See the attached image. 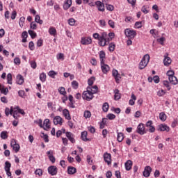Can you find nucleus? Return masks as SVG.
Listing matches in <instances>:
<instances>
[{"label": "nucleus", "instance_id": "obj_29", "mask_svg": "<svg viewBox=\"0 0 178 178\" xmlns=\"http://www.w3.org/2000/svg\"><path fill=\"white\" fill-rule=\"evenodd\" d=\"M67 172H68V175H74V173H76V168L68 167Z\"/></svg>", "mask_w": 178, "mask_h": 178}, {"label": "nucleus", "instance_id": "obj_54", "mask_svg": "<svg viewBox=\"0 0 178 178\" xmlns=\"http://www.w3.org/2000/svg\"><path fill=\"white\" fill-rule=\"evenodd\" d=\"M165 94H166V92H165V90H159L158 92H157V95L159 96V97H163V95H165Z\"/></svg>", "mask_w": 178, "mask_h": 178}, {"label": "nucleus", "instance_id": "obj_53", "mask_svg": "<svg viewBox=\"0 0 178 178\" xmlns=\"http://www.w3.org/2000/svg\"><path fill=\"white\" fill-rule=\"evenodd\" d=\"M30 27L32 30H37V24L35 22L31 23Z\"/></svg>", "mask_w": 178, "mask_h": 178}, {"label": "nucleus", "instance_id": "obj_28", "mask_svg": "<svg viewBox=\"0 0 178 178\" xmlns=\"http://www.w3.org/2000/svg\"><path fill=\"white\" fill-rule=\"evenodd\" d=\"M5 113L6 116H9V115H13V107H11L10 109H9V108H6Z\"/></svg>", "mask_w": 178, "mask_h": 178}, {"label": "nucleus", "instance_id": "obj_17", "mask_svg": "<svg viewBox=\"0 0 178 178\" xmlns=\"http://www.w3.org/2000/svg\"><path fill=\"white\" fill-rule=\"evenodd\" d=\"M101 70L102 71V73H104V74H106L108 72L111 70V67L107 64H104V65L103 64L102 65H101Z\"/></svg>", "mask_w": 178, "mask_h": 178}, {"label": "nucleus", "instance_id": "obj_18", "mask_svg": "<svg viewBox=\"0 0 178 178\" xmlns=\"http://www.w3.org/2000/svg\"><path fill=\"white\" fill-rule=\"evenodd\" d=\"M43 129L44 130H48L51 129V124L49 123V119H45L43 122Z\"/></svg>", "mask_w": 178, "mask_h": 178}, {"label": "nucleus", "instance_id": "obj_46", "mask_svg": "<svg viewBox=\"0 0 178 178\" xmlns=\"http://www.w3.org/2000/svg\"><path fill=\"white\" fill-rule=\"evenodd\" d=\"M103 111L104 112H106L108 109H109V104L108 103H104L103 104V107H102Z\"/></svg>", "mask_w": 178, "mask_h": 178}, {"label": "nucleus", "instance_id": "obj_25", "mask_svg": "<svg viewBox=\"0 0 178 178\" xmlns=\"http://www.w3.org/2000/svg\"><path fill=\"white\" fill-rule=\"evenodd\" d=\"M131 166H133V162L131 160H128L125 163V169H126V170H130L131 169Z\"/></svg>", "mask_w": 178, "mask_h": 178}, {"label": "nucleus", "instance_id": "obj_10", "mask_svg": "<svg viewBox=\"0 0 178 178\" xmlns=\"http://www.w3.org/2000/svg\"><path fill=\"white\" fill-rule=\"evenodd\" d=\"M151 172H152V168H151V166H146L143 171V176L145 177H149Z\"/></svg>", "mask_w": 178, "mask_h": 178}, {"label": "nucleus", "instance_id": "obj_7", "mask_svg": "<svg viewBox=\"0 0 178 178\" xmlns=\"http://www.w3.org/2000/svg\"><path fill=\"white\" fill-rule=\"evenodd\" d=\"M10 145L15 152H19V151H20V145L16 143L15 139L11 140Z\"/></svg>", "mask_w": 178, "mask_h": 178}, {"label": "nucleus", "instance_id": "obj_33", "mask_svg": "<svg viewBox=\"0 0 178 178\" xmlns=\"http://www.w3.org/2000/svg\"><path fill=\"white\" fill-rule=\"evenodd\" d=\"M35 22L36 23H39V24H42V23H44V22L41 19V17H40L38 15H35Z\"/></svg>", "mask_w": 178, "mask_h": 178}, {"label": "nucleus", "instance_id": "obj_16", "mask_svg": "<svg viewBox=\"0 0 178 178\" xmlns=\"http://www.w3.org/2000/svg\"><path fill=\"white\" fill-rule=\"evenodd\" d=\"M54 124H60V126H62V124L63 123V119H62V118H60V116H56L54 118Z\"/></svg>", "mask_w": 178, "mask_h": 178}, {"label": "nucleus", "instance_id": "obj_34", "mask_svg": "<svg viewBox=\"0 0 178 178\" xmlns=\"http://www.w3.org/2000/svg\"><path fill=\"white\" fill-rule=\"evenodd\" d=\"M166 114H165V113L163 112H161L160 114H159V119L160 120H161L162 122H165V120H166Z\"/></svg>", "mask_w": 178, "mask_h": 178}, {"label": "nucleus", "instance_id": "obj_3", "mask_svg": "<svg viewBox=\"0 0 178 178\" xmlns=\"http://www.w3.org/2000/svg\"><path fill=\"white\" fill-rule=\"evenodd\" d=\"M82 98L86 101H91L94 98V93L91 91L90 87H88L87 90L83 92Z\"/></svg>", "mask_w": 178, "mask_h": 178}, {"label": "nucleus", "instance_id": "obj_20", "mask_svg": "<svg viewBox=\"0 0 178 178\" xmlns=\"http://www.w3.org/2000/svg\"><path fill=\"white\" fill-rule=\"evenodd\" d=\"M72 6V0H66L63 4V9L67 10Z\"/></svg>", "mask_w": 178, "mask_h": 178}, {"label": "nucleus", "instance_id": "obj_55", "mask_svg": "<svg viewBox=\"0 0 178 178\" xmlns=\"http://www.w3.org/2000/svg\"><path fill=\"white\" fill-rule=\"evenodd\" d=\"M108 24L111 27V29H115V22L112 19L108 20Z\"/></svg>", "mask_w": 178, "mask_h": 178}, {"label": "nucleus", "instance_id": "obj_52", "mask_svg": "<svg viewBox=\"0 0 178 178\" xmlns=\"http://www.w3.org/2000/svg\"><path fill=\"white\" fill-rule=\"evenodd\" d=\"M163 86L168 88V90L170 91V86H169V81H163Z\"/></svg>", "mask_w": 178, "mask_h": 178}, {"label": "nucleus", "instance_id": "obj_39", "mask_svg": "<svg viewBox=\"0 0 178 178\" xmlns=\"http://www.w3.org/2000/svg\"><path fill=\"white\" fill-rule=\"evenodd\" d=\"M90 91H91L93 94H97V92H98V86H94L90 87Z\"/></svg>", "mask_w": 178, "mask_h": 178}, {"label": "nucleus", "instance_id": "obj_15", "mask_svg": "<svg viewBox=\"0 0 178 178\" xmlns=\"http://www.w3.org/2000/svg\"><path fill=\"white\" fill-rule=\"evenodd\" d=\"M158 130L159 131H169L170 128L168 125L162 124L159 125Z\"/></svg>", "mask_w": 178, "mask_h": 178}, {"label": "nucleus", "instance_id": "obj_40", "mask_svg": "<svg viewBox=\"0 0 178 178\" xmlns=\"http://www.w3.org/2000/svg\"><path fill=\"white\" fill-rule=\"evenodd\" d=\"M56 74H58V73L54 70L49 72V74H48L49 77H51V79H55V76H56Z\"/></svg>", "mask_w": 178, "mask_h": 178}, {"label": "nucleus", "instance_id": "obj_8", "mask_svg": "<svg viewBox=\"0 0 178 178\" xmlns=\"http://www.w3.org/2000/svg\"><path fill=\"white\" fill-rule=\"evenodd\" d=\"M104 159L107 165H111V163H112V156L111 155V154L104 153Z\"/></svg>", "mask_w": 178, "mask_h": 178}, {"label": "nucleus", "instance_id": "obj_36", "mask_svg": "<svg viewBox=\"0 0 178 178\" xmlns=\"http://www.w3.org/2000/svg\"><path fill=\"white\" fill-rule=\"evenodd\" d=\"M1 138L3 140H6V138H8V131H3L1 133Z\"/></svg>", "mask_w": 178, "mask_h": 178}, {"label": "nucleus", "instance_id": "obj_12", "mask_svg": "<svg viewBox=\"0 0 178 178\" xmlns=\"http://www.w3.org/2000/svg\"><path fill=\"white\" fill-rule=\"evenodd\" d=\"M146 127H147L149 133H154L155 131V127L152 126V121H151V120H149L146 123Z\"/></svg>", "mask_w": 178, "mask_h": 178}, {"label": "nucleus", "instance_id": "obj_60", "mask_svg": "<svg viewBox=\"0 0 178 178\" xmlns=\"http://www.w3.org/2000/svg\"><path fill=\"white\" fill-rule=\"evenodd\" d=\"M108 119H109V120H113V119H115L116 118V115H115L114 114L110 113L107 115Z\"/></svg>", "mask_w": 178, "mask_h": 178}, {"label": "nucleus", "instance_id": "obj_38", "mask_svg": "<svg viewBox=\"0 0 178 178\" xmlns=\"http://www.w3.org/2000/svg\"><path fill=\"white\" fill-rule=\"evenodd\" d=\"M72 87L74 90H77L79 88V82H77V81H73L72 82Z\"/></svg>", "mask_w": 178, "mask_h": 178}, {"label": "nucleus", "instance_id": "obj_6", "mask_svg": "<svg viewBox=\"0 0 178 178\" xmlns=\"http://www.w3.org/2000/svg\"><path fill=\"white\" fill-rule=\"evenodd\" d=\"M47 170L48 173L51 176H56V175H58V168L55 165L49 166Z\"/></svg>", "mask_w": 178, "mask_h": 178}, {"label": "nucleus", "instance_id": "obj_50", "mask_svg": "<svg viewBox=\"0 0 178 178\" xmlns=\"http://www.w3.org/2000/svg\"><path fill=\"white\" fill-rule=\"evenodd\" d=\"M68 24H70V26H74V24H76V20L73 18H70L68 19Z\"/></svg>", "mask_w": 178, "mask_h": 178}, {"label": "nucleus", "instance_id": "obj_62", "mask_svg": "<svg viewBox=\"0 0 178 178\" xmlns=\"http://www.w3.org/2000/svg\"><path fill=\"white\" fill-rule=\"evenodd\" d=\"M157 41L161 44V45H163V42H165V38L161 37L159 39H157Z\"/></svg>", "mask_w": 178, "mask_h": 178}, {"label": "nucleus", "instance_id": "obj_51", "mask_svg": "<svg viewBox=\"0 0 178 178\" xmlns=\"http://www.w3.org/2000/svg\"><path fill=\"white\" fill-rule=\"evenodd\" d=\"M7 81L8 84H12V74H8Z\"/></svg>", "mask_w": 178, "mask_h": 178}, {"label": "nucleus", "instance_id": "obj_2", "mask_svg": "<svg viewBox=\"0 0 178 178\" xmlns=\"http://www.w3.org/2000/svg\"><path fill=\"white\" fill-rule=\"evenodd\" d=\"M148 63H149V54H145L139 63L138 68L143 70V69L147 67Z\"/></svg>", "mask_w": 178, "mask_h": 178}, {"label": "nucleus", "instance_id": "obj_49", "mask_svg": "<svg viewBox=\"0 0 178 178\" xmlns=\"http://www.w3.org/2000/svg\"><path fill=\"white\" fill-rule=\"evenodd\" d=\"M35 175L41 177L42 175V170L41 168L36 169Z\"/></svg>", "mask_w": 178, "mask_h": 178}, {"label": "nucleus", "instance_id": "obj_19", "mask_svg": "<svg viewBox=\"0 0 178 178\" xmlns=\"http://www.w3.org/2000/svg\"><path fill=\"white\" fill-rule=\"evenodd\" d=\"M117 140L118 143H122L124 138V134L122 132H119V130H117Z\"/></svg>", "mask_w": 178, "mask_h": 178}, {"label": "nucleus", "instance_id": "obj_37", "mask_svg": "<svg viewBox=\"0 0 178 178\" xmlns=\"http://www.w3.org/2000/svg\"><path fill=\"white\" fill-rule=\"evenodd\" d=\"M13 116L14 118V119H19V112H17V111L15 108H13Z\"/></svg>", "mask_w": 178, "mask_h": 178}, {"label": "nucleus", "instance_id": "obj_56", "mask_svg": "<svg viewBox=\"0 0 178 178\" xmlns=\"http://www.w3.org/2000/svg\"><path fill=\"white\" fill-rule=\"evenodd\" d=\"M167 76L168 77H173L175 76V72L173 70H169L167 72Z\"/></svg>", "mask_w": 178, "mask_h": 178}, {"label": "nucleus", "instance_id": "obj_5", "mask_svg": "<svg viewBox=\"0 0 178 178\" xmlns=\"http://www.w3.org/2000/svg\"><path fill=\"white\" fill-rule=\"evenodd\" d=\"M136 131L138 134H140V136H143V134H145V133H147V130L145 129V127H144V124H143V123L139 124L138 125Z\"/></svg>", "mask_w": 178, "mask_h": 178}, {"label": "nucleus", "instance_id": "obj_35", "mask_svg": "<svg viewBox=\"0 0 178 178\" xmlns=\"http://www.w3.org/2000/svg\"><path fill=\"white\" fill-rule=\"evenodd\" d=\"M115 47H116L115 42L110 43L108 47V51H110V52H113L115 51Z\"/></svg>", "mask_w": 178, "mask_h": 178}, {"label": "nucleus", "instance_id": "obj_32", "mask_svg": "<svg viewBox=\"0 0 178 178\" xmlns=\"http://www.w3.org/2000/svg\"><path fill=\"white\" fill-rule=\"evenodd\" d=\"M49 33L50 35H56V29L54 27H50L49 29Z\"/></svg>", "mask_w": 178, "mask_h": 178}, {"label": "nucleus", "instance_id": "obj_42", "mask_svg": "<svg viewBox=\"0 0 178 178\" xmlns=\"http://www.w3.org/2000/svg\"><path fill=\"white\" fill-rule=\"evenodd\" d=\"M58 92H60V94H61V95H66V90L64 87H60L58 88Z\"/></svg>", "mask_w": 178, "mask_h": 178}, {"label": "nucleus", "instance_id": "obj_30", "mask_svg": "<svg viewBox=\"0 0 178 178\" xmlns=\"http://www.w3.org/2000/svg\"><path fill=\"white\" fill-rule=\"evenodd\" d=\"M108 120V118H103L102 121L100 122L99 129H104L105 125L106 124V121Z\"/></svg>", "mask_w": 178, "mask_h": 178}, {"label": "nucleus", "instance_id": "obj_27", "mask_svg": "<svg viewBox=\"0 0 178 178\" xmlns=\"http://www.w3.org/2000/svg\"><path fill=\"white\" fill-rule=\"evenodd\" d=\"M63 113L65 118L67 119V120H70V119H72V118L70 117V113H69V110L64 109L63 111Z\"/></svg>", "mask_w": 178, "mask_h": 178}, {"label": "nucleus", "instance_id": "obj_31", "mask_svg": "<svg viewBox=\"0 0 178 178\" xmlns=\"http://www.w3.org/2000/svg\"><path fill=\"white\" fill-rule=\"evenodd\" d=\"M40 80L42 83H44L47 80V74L45 73H42L40 74Z\"/></svg>", "mask_w": 178, "mask_h": 178}, {"label": "nucleus", "instance_id": "obj_9", "mask_svg": "<svg viewBox=\"0 0 178 178\" xmlns=\"http://www.w3.org/2000/svg\"><path fill=\"white\" fill-rule=\"evenodd\" d=\"M81 42L83 45H90L92 42V40L90 37H85L81 38Z\"/></svg>", "mask_w": 178, "mask_h": 178}, {"label": "nucleus", "instance_id": "obj_21", "mask_svg": "<svg viewBox=\"0 0 178 178\" xmlns=\"http://www.w3.org/2000/svg\"><path fill=\"white\" fill-rule=\"evenodd\" d=\"M23 83H24V78L23 77V76L18 74L17 76V84L22 86Z\"/></svg>", "mask_w": 178, "mask_h": 178}, {"label": "nucleus", "instance_id": "obj_13", "mask_svg": "<svg viewBox=\"0 0 178 178\" xmlns=\"http://www.w3.org/2000/svg\"><path fill=\"white\" fill-rule=\"evenodd\" d=\"M95 5H96L97 8H98V10H99V12L105 11V6L103 4L102 2L97 1L95 2Z\"/></svg>", "mask_w": 178, "mask_h": 178}, {"label": "nucleus", "instance_id": "obj_44", "mask_svg": "<svg viewBox=\"0 0 178 178\" xmlns=\"http://www.w3.org/2000/svg\"><path fill=\"white\" fill-rule=\"evenodd\" d=\"M5 170L8 171V170H10V167L12 166V164H10L9 163V161H6L5 162Z\"/></svg>", "mask_w": 178, "mask_h": 178}, {"label": "nucleus", "instance_id": "obj_43", "mask_svg": "<svg viewBox=\"0 0 178 178\" xmlns=\"http://www.w3.org/2000/svg\"><path fill=\"white\" fill-rule=\"evenodd\" d=\"M95 76L90 77V78L88 80V86H92V84H94V82H95Z\"/></svg>", "mask_w": 178, "mask_h": 178}, {"label": "nucleus", "instance_id": "obj_26", "mask_svg": "<svg viewBox=\"0 0 178 178\" xmlns=\"http://www.w3.org/2000/svg\"><path fill=\"white\" fill-rule=\"evenodd\" d=\"M163 63L165 66H169V65L172 63V59H170V58L168 56H165Z\"/></svg>", "mask_w": 178, "mask_h": 178}, {"label": "nucleus", "instance_id": "obj_59", "mask_svg": "<svg viewBox=\"0 0 178 178\" xmlns=\"http://www.w3.org/2000/svg\"><path fill=\"white\" fill-rule=\"evenodd\" d=\"M17 15V12H16V10L13 11L11 14L12 20H15L16 19Z\"/></svg>", "mask_w": 178, "mask_h": 178}, {"label": "nucleus", "instance_id": "obj_47", "mask_svg": "<svg viewBox=\"0 0 178 178\" xmlns=\"http://www.w3.org/2000/svg\"><path fill=\"white\" fill-rule=\"evenodd\" d=\"M15 109L17 111L18 113H21V115H26V113L24 112V111L20 108L19 106H16Z\"/></svg>", "mask_w": 178, "mask_h": 178}, {"label": "nucleus", "instance_id": "obj_24", "mask_svg": "<svg viewBox=\"0 0 178 178\" xmlns=\"http://www.w3.org/2000/svg\"><path fill=\"white\" fill-rule=\"evenodd\" d=\"M88 133L87 131H84L81 134V138L83 141H90V139L87 138Z\"/></svg>", "mask_w": 178, "mask_h": 178}, {"label": "nucleus", "instance_id": "obj_48", "mask_svg": "<svg viewBox=\"0 0 178 178\" xmlns=\"http://www.w3.org/2000/svg\"><path fill=\"white\" fill-rule=\"evenodd\" d=\"M25 20H26V18H24V17H21L19 18V24L20 27H23V24H24Z\"/></svg>", "mask_w": 178, "mask_h": 178}, {"label": "nucleus", "instance_id": "obj_61", "mask_svg": "<svg viewBox=\"0 0 178 178\" xmlns=\"http://www.w3.org/2000/svg\"><path fill=\"white\" fill-rule=\"evenodd\" d=\"M30 64H31V67H32V69H36L37 63L35 61H31Z\"/></svg>", "mask_w": 178, "mask_h": 178}, {"label": "nucleus", "instance_id": "obj_57", "mask_svg": "<svg viewBox=\"0 0 178 178\" xmlns=\"http://www.w3.org/2000/svg\"><path fill=\"white\" fill-rule=\"evenodd\" d=\"M14 63H15V65H20V63H21L20 58L19 57L15 58Z\"/></svg>", "mask_w": 178, "mask_h": 178}, {"label": "nucleus", "instance_id": "obj_64", "mask_svg": "<svg viewBox=\"0 0 178 178\" xmlns=\"http://www.w3.org/2000/svg\"><path fill=\"white\" fill-rule=\"evenodd\" d=\"M153 81H154V83H156V84H158V83H159V76H154L153 77Z\"/></svg>", "mask_w": 178, "mask_h": 178}, {"label": "nucleus", "instance_id": "obj_1", "mask_svg": "<svg viewBox=\"0 0 178 178\" xmlns=\"http://www.w3.org/2000/svg\"><path fill=\"white\" fill-rule=\"evenodd\" d=\"M109 44V38H108V34L105 32L102 33L99 38V45L100 47H105Z\"/></svg>", "mask_w": 178, "mask_h": 178}, {"label": "nucleus", "instance_id": "obj_22", "mask_svg": "<svg viewBox=\"0 0 178 178\" xmlns=\"http://www.w3.org/2000/svg\"><path fill=\"white\" fill-rule=\"evenodd\" d=\"M168 79L171 84H173L174 86H176V84H178L177 78L175 76L168 77Z\"/></svg>", "mask_w": 178, "mask_h": 178}, {"label": "nucleus", "instance_id": "obj_11", "mask_svg": "<svg viewBox=\"0 0 178 178\" xmlns=\"http://www.w3.org/2000/svg\"><path fill=\"white\" fill-rule=\"evenodd\" d=\"M47 155L48 156V158L52 163H55V161L56 159H55V156H54V151L49 150L47 152Z\"/></svg>", "mask_w": 178, "mask_h": 178}, {"label": "nucleus", "instance_id": "obj_14", "mask_svg": "<svg viewBox=\"0 0 178 178\" xmlns=\"http://www.w3.org/2000/svg\"><path fill=\"white\" fill-rule=\"evenodd\" d=\"M66 137L68 138L69 140L72 143V144H74L76 143V140H74V134H72V132L67 131L65 133Z\"/></svg>", "mask_w": 178, "mask_h": 178}, {"label": "nucleus", "instance_id": "obj_4", "mask_svg": "<svg viewBox=\"0 0 178 178\" xmlns=\"http://www.w3.org/2000/svg\"><path fill=\"white\" fill-rule=\"evenodd\" d=\"M124 34L126 37H128L129 39H133L134 37L136 35V31L134 30H131L130 29H127L124 30Z\"/></svg>", "mask_w": 178, "mask_h": 178}, {"label": "nucleus", "instance_id": "obj_45", "mask_svg": "<svg viewBox=\"0 0 178 178\" xmlns=\"http://www.w3.org/2000/svg\"><path fill=\"white\" fill-rule=\"evenodd\" d=\"M28 33L29 35H31V38H35L37 37V33L33 31L29 30Z\"/></svg>", "mask_w": 178, "mask_h": 178}, {"label": "nucleus", "instance_id": "obj_23", "mask_svg": "<svg viewBox=\"0 0 178 178\" xmlns=\"http://www.w3.org/2000/svg\"><path fill=\"white\" fill-rule=\"evenodd\" d=\"M114 99L115 101H119V99H120L121 97H120V93L119 92V90L118 89H115L114 90Z\"/></svg>", "mask_w": 178, "mask_h": 178}, {"label": "nucleus", "instance_id": "obj_58", "mask_svg": "<svg viewBox=\"0 0 178 178\" xmlns=\"http://www.w3.org/2000/svg\"><path fill=\"white\" fill-rule=\"evenodd\" d=\"M29 48L31 51H34V42L31 41L29 44Z\"/></svg>", "mask_w": 178, "mask_h": 178}, {"label": "nucleus", "instance_id": "obj_63", "mask_svg": "<svg viewBox=\"0 0 178 178\" xmlns=\"http://www.w3.org/2000/svg\"><path fill=\"white\" fill-rule=\"evenodd\" d=\"M64 56H64L63 54L60 53V54H58L57 55V59H58V60L62 59V60H63V59H65V57H64Z\"/></svg>", "mask_w": 178, "mask_h": 178}, {"label": "nucleus", "instance_id": "obj_41", "mask_svg": "<svg viewBox=\"0 0 178 178\" xmlns=\"http://www.w3.org/2000/svg\"><path fill=\"white\" fill-rule=\"evenodd\" d=\"M83 116H84L85 119H88V118H91V112L90 111H86L84 112Z\"/></svg>", "mask_w": 178, "mask_h": 178}]
</instances>
